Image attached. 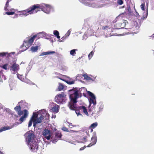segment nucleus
I'll return each mask as SVG.
<instances>
[{
	"label": "nucleus",
	"instance_id": "obj_36",
	"mask_svg": "<svg viewBox=\"0 0 154 154\" xmlns=\"http://www.w3.org/2000/svg\"><path fill=\"white\" fill-rule=\"evenodd\" d=\"M71 31V29L69 30L67 33L65 35L68 38L70 34Z\"/></svg>",
	"mask_w": 154,
	"mask_h": 154
},
{
	"label": "nucleus",
	"instance_id": "obj_18",
	"mask_svg": "<svg viewBox=\"0 0 154 154\" xmlns=\"http://www.w3.org/2000/svg\"><path fill=\"white\" fill-rule=\"evenodd\" d=\"M6 79L5 76L2 72H0V82H3V81L6 80Z\"/></svg>",
	"mask_w": 154,
	"mask_h": 154
},
{
	"label": "nucleus",
	"instance_id": "obj_37",
	"mask_svg": "<svg viewBox=\"0 0 154 154\" xmlns=\"http://www.w3.org/2000/svg\"><path fill=\"white\" fill-rule=\"evenodd\" d=\"M67 122L68 124L69 125V128H72V127H76V125H72L71 123H70L68 122Z\"/></svg>",
	"mask_w": 154,
	"mask_h": 154
},
{
	"label": "nucleus",
	"instance_id": "obj_55",
	"mask_svg": "<svg viewBox=\"0 0 154 154\" xmlns=\"http://www.w3.org/2000/svg\"><path fill=\"white\" fill-rule=\"evenodd\" d=\"M31 69V67L30 66H28L27 68V69H29V70Z\"/></svg>",
	"mask_w": 154,
	"mask_h": 154
},
{
	"label": "nucleus",
	"instance_id": "obj_31",
	"mask_svg": "<svg viewBox=\"0 0 154 154\" xmlns=\"http://www.w3.org/2000/svg\"><path fill=\"white\" fill-rule=\"evenodd\" d=\"M77 51V49H72L70 51V54L72 56L76 54L75 51Z\"/></svg>",
	"mask_w": 154,
	"mask_h": 154
},
{
	"label": "nucleus",
	"instance_id": "obj_35",
	"mask_svg": "<svg viewBox=\"0 0 154 154\" xmlns=\"http://www.w3.org/2000/svg\"><path fill=\"white\" fill-rule=\"evenodd\" d=\"M68 38V37L65 36V35H64L63 37H62L61 39V40H60L59 41L60 42H64L65 40Z\"/></svg>",
	"mask_w": 154,
	"mask_h": 154
},
{
	"label": "nucleus",
	"instance_id": "obj_20",
	"mask_svg": "<svg viewBox=\"0 0 154 154\" xmlns=\"http://www.w3.org/2000/svg\"><path fill=\"white\" fill-rule=\"evenodd\" d=\"M55 53V52L54 51H50L46 52H43L40 55V56H44L48 54H52Z\"/></svg>",
	"mask_w": 154,
	"mask_h": 154
},
{
	"label": "nucleus",
	"instance_id": "obj_48",
	"mask_svg": "<svg viewBox=\"0 0 154 154\" xmlns=\"http://www.w3.org/2000/svg\"><path fill=\"white\" fill-rule=\"evenodd\" d=\"M87 137L86 136H85V137H83V139L84 140L82 142L84 143V142H86L87 140H86V139H87Z\"/></svg>",
	"mask_w": 154,
	"mask_h": 154
},
{
	"label": "nucleus",
	"instance_id": "obj_50",
	"mask_svg": "<svg viewBox=\"0 0 154 154\" xmlns=\"http://www.w3.org/2000/svg\"><path fill=\"white\" fill-rule=\"evenodd\" d=\"M86 147L85 146L83 147H81L80 149V150L82 151V150H84Z\"/></svg>",
	"mask_w": 154,
	"mask_h": 154
},
{
	"label": "nucleus",
	"instance_id": "obj_56",
	"mask_svg": "<svg viewBox=\"0 0 154 154\" xmlns=\"http://www.w3.org/2000/svg\"><path fill=\"white\" fill-rule=\"evenodd\" d=\"M140 27L139 26H137L135 27L136 29H138Z\"/></svg>",
	"mask_w": 154,
	"mask_h": 154
},
{
	"label": "nucleus",
	"instance_id": "obj_27",
	"mask_svg": "<svg viewBox=\"0 0 154 154\" xmlns=\"http://www.w3.org/2000/svg\"><path fill=\"white\" fill-rule=\"evenodd\" d=\"M99 105H100V106L99 107V111L100 112L101 111H102L103 109L104 108V105L103 104V103L102 102H100L99 103Z\"/></svg>",
	"mask_w": 154,
	"mask_h": 154
},
{
	"label": "nucleus",
	"instance_id": "obj_60",
	"mask_svg": "<svg viewBox=\"0 0 154 154\" xmlns=\"http://www.w3.org/2000/svg\"><path fill=\"white\" fill-rule=\"evenodd\" d=\"M146 16H147L148 14V8L146 10Z\"/></svg>",
	"mask_w": 154,
	"mask_h": 154
},
{
	"label": "nucleus",
	"instance_id": "obj_52",
	"mask_svg": "<svg viewBox=\"0 0 154 154\" xmlns=\"http://www.w3.org/2000/svg\"><path fill=\"white\" fill-rule=\"evenodd\" d=\"M135 16H136L137 17L140 16L139 14L137 12H136V14H135Z\"/></svg>",
	"mask_w": 154,
	"mask_h": 154
},
{
	"label": "nucleus",
	"instance_id": "obj_7",
	"mask_svg": "<svg viewBox=\"0 0 154 154\" xmlns=\"http://www.w3.org/2000/svg\"><path fill=\"white\" fill-rule=\"evenodd\" d=\"M10 65L8 66V69H10L12 73L15 74L17 73L19 69V66L18 64L16 63L15 61H10Z\"/></svg>",
	"mask_w": 154,
	"mask_h": 154
},
{
	"label": "nucleus",
	"instance_id": "obj_16",
	"mask_svg": "<svg viewBox=\"0 0 154 154\" xmlns=\"http://www.w3.org/2000/svg\"><path fill=\"white\" fill-rule=\"evenodd\" d=\"M37 116L35 114V113H33V116L31 118L30 120L29 121L28 124V127H30L31 126L32 124V122H34V117L36 118Z\"/></svg>",
	"mask_w": 154,
	"mask_h": 154
},
{
	"label": "nucleus",
	"instance_id": "obj_13",
	"mask_svg": "<svg viewBox=\"0 0 154 154\" xmlns=\"http://www.w3.org/2000/svg\"><path fill=\"white\" fill-rule=\"evenodd\" d=\"M79 1L86 6L96 8L97 7L94 3L92 2V1L94 0H79Z\"/></svg>",
	"mask_w": 154,
	"mask_h": 154
},
{
	"label": "nucleus",
	"instance_id": "obj_32",
	"mask_svg": "<svg viewBox=\"0 0 154 154\" xmlns=\"http://www.w3.org/2000/svg\"><path fill=\"white\" fill-rule=\"evenodd\" d=\"M97 122H95L92 124L91 125L90 127L91 128L93 129L96 128L97 126Z\"/></svg>",
	"mask_w": 154,
	"mask_h": 154
},
{
	"label": "nucleus",
	"instance_id": "obj_40",
	"mask_svg": "<svg viewBox=\"0 0 154 154\" xmlns=\"http://www.w3.org/2000/svg\"><path fill=\"white\" fill-rule=\"evenodd\" d=\"M54 34L56 36L59 35V32L56 30H54L53 32Z\"/></svg>",
	"mask_w": 154,
	"mask_h": 154
},
{
	"label": "nucleus",
	"instance_id": "obj_57",
	"mask_svg": "<svg viewBox=\"0 0 154 154\" xmlns=\"http://www.w3.org/2000/svg\"><path fill=\"white\" fill-rule=\"evenodd\" d=\"M56 36L57 38L59 39L60 38V36H59V35H58Z\"/></svg>",
	"mask_w": 154,
	"mask_h": 154
},
{
	"label": "nucleus",
	"instance_id": "obj_30",
	"mask_svg": "<svg viewBox=\"0 0 154 154\" xmlns=\"http://www.w3.org/2000/svg\"><path fill=\"white\" fill-rule=\"evenodd\" d=\"M55 136L56 137V138H54V139H57L58 140V139L57 138H56V137H57V138L58 137V138H60L61 137L62 135H61V133L59 132H56L55 133Z\"/></svg>",
	"mask_w": 154,
	"mask_h": 154
},
{
	"label": "nucleus",
	"instance_id": "obj_58",
	"mask_svg": "<svg viewBox=\"0 0 154 154\" xmlns=\"http://www.w3.org/2000/svg\"><path fill=\"white\" fill-rule=\"evenodd\" d=\"M11 1V0H8V1H7L6 3H9V2H10V1Z\"/></svg>",
	"mask_w": 154,
	"mask_h": 154
},
{
	"label": "nucleus",
	"instance_id": "obj_41",
	"mask_svg": "<svg viewBox=\"0 0 154 154\" xmlns=\"http://www.w3.org/2000/svg\"><path fill=\"white\" fill-rule=\"evenodd\" d=\"M145 6V3H143L141 4V5H140V8L143 11L144 10V7Z\"/></svg>",
	"mask_w": 154,
	"mask_h": 154
},
{
	"label": "nucleus",
	"instance_id": "obj_19",
	"mask_svg": "<svg viewBox=\"0 0 154 154\" xmlns=\"http://www.w3.org/2000/svg\"><path fill=\"white\" fill-rule=\"evenodd\" d=\"M15 54V52H11L9 53H8V52H2L0 53V57H3L6 55L7 54V56L8 57L10 56L11 54Z\"/></svg>",
	"mask_w": 154,
	"mask_h": 154
},
{
	"label": "nucleus",
	"instance_id": "obj_3",
	"mask_svg": "<svg viewBox=\"0 0 154 154\" xmlns=\"http://www.w3.org/2000/svg\"><path fill=\"white\" fill-rule=\"evenodd\" d=\"M24 115L22 116L19 119V121L21 122L20 123H14L12 126L10 127L9 126H6L2 127L0 129V132H2L3 131H5L7 130L11 129L14 127H16L19 124L23 122L25 120L26 118L27 117L29 113L28 111L26 109H24L23 111Z\"/></svg>",
	"mask_w": 154,
	"mask_h": 154
},
{
	"label": "nucleus",
	"instance_id": "obj_63",
	"mask_svg": "<svg viewBox=\"0 0 154 154\" xmlns=\"http://www.w3.org/2000/svg\"><path fill=\"white\" fill-rule=\"evenodd\" d=\"M0 154H3V153L2 152L0 151Z\"/></svg>",
	"mask_w": 154,
	"mask_h": 154
},
{
	"label": "nucleus",
	"instance_id": "obj_49",
	"mask_svg": "<svg viewBox=\"0 0 154 154\" xmlns=\"http://www.w3.org/2000/svg\"><path fill=\"white\" fill-rule=\"evenodd\" d=\"M38 124V123H37V122L35 121L34 120V122H33V127H35L36 126V124Z\"/></svg>",
	"mask_w": 154,
	"mask_h": 154
},
{
	"label": "nucleus",
	"instance_id": "obj_33",
	"mask_svg": "<svg viewBox=\"0 0 154 154\" xmlns=\"http://www.w3.org/2000/svg\"><path fill=\"white\" fill-rule=\"evenodd\" d=\"M23 82L25 83H26L30 84H32V82L31 81L26 79V78H24V81H23Z\"/></svg>",
	"mask_w": 154,
	"mask_h": 154
},
{
	"label": "nucleus",
	"instance_id": "obj_46",
	"mask_svg": "<svg viewBox=\"0 0 154 154\" xmlns=\"http://www.w3.org/2000/svg\"><path fill=\"white\" fill-rule=\"evenodd\" d=\"M17 112L18 114L20 116H21L23 114V112L21 110L17 111Z\"/></svg>",
	"mask_w": 154,
	"mask_h": 154
},
{
	"label": "nucleus",
	"instance_id": "obj_59",
	"mask_svg": "<svg viewBox=\"0 0 154 154\" xmlns=\"http://www.w3.org/2000/svg\"><path fill=\"white\" fill-rule=\"evenodd\" d=\"M54 73L56 75H57L59 74L58 73H57V72H55Z\"/></svg>",
	"mask_w": 154,
	"mask_h": 154
},
{
	"label": "nucleus",
	"instance_id": "obj_54",
	"mask_svg": "<svg viewBox=\"0 0 154 154\" xmlns=\"http://www.w3.org/2000/svg\"><path fill=\"white\" fill-rule=\"evenodd\" d=\"M9 6V3H6L5 6V7H8Z\"/></svg>",
	"mask_w": 154,
	"mask_h": 154
},
{
	"label": "nucleus",
	"instance_id": "obj_15",
	"mask_svg": "<svg viewBox=\"0 0 154 154\" xmlns=\"http://www.w3.org/2000/svg\"><path fill=\"white\" fill-rule=\"evenodd\" d=\"M106 22V19L103 16H100L98 19V22L100 24H102Z\"/></svg>",
	"mask_w": 154,
	"mask_h": 154
},
{
	"label": "nucleus",
	"instance_id": "obj_4",
	"mask_svg": "<svg viewBox=\"0 0 154 154\" xmlns=\"http://www.w3.org/2000/svg\"><path fill=\"white\" fill-rule=\"evenodd\" d=\"M41 114H37L35 113L36 116H37L35 118L34 117V120L37 123H40L42 122V120L44 119L45 116V119H48L49 117V114L45 110L43 109L40 112Z\"/></svg>",
	"mask_w": 154,
	"mask_h": 154
},
{
	"label": "nucleus",
	"instance_id": "obj_6",
	"mask_svg": "<svg viewBox=\"0 0 154 154\" xmlns=\"http://www.w3.org/2000/svg\"><path fill=\"white\" fill-rule=\"evenodd\" d=\"M42 135H43V139H46L47 140H49L51 138V141L53 143H55L58 140L57 139H54V138L52 137V133L50 130L45 129L43 131Z\"/></svg>",
	"mask_w": 154,
	"mask_h": 154
},
{
	"label": "nucleus",
	"instance_id": "obj_53",
	"mask_svg": "<svg viewBox=\"0 0 154 154\" xmlns=\"http://www.w3.org/2000/svg\"><path fill=\"white\" fill-rule=\"evenodd\" d=\"M8 7H5V8H4V9L6 11H8V9L7 8Z\"/></svg>",
	"mask_w": 154,
	"mask_h": 154
},
{
	"label": "nucleus",
	"instance_id": "obj_22",
	"mask_svg": "<svg viewBox=\"0 0 154 154\" xmlns=\"http://www.w3.org/2000/svg\"><path fill=\"white\" fill-rule=\"evenodd\" d=\"M39 46H32L31 48V51L32 52H35L37 51L38 49Z\"/></svg>",
	"mask_w": 154,
	"mask_h": 154
},
{
	"label": "nucleus",
	"instance_id": "obj_8",
	"mask_svg": "<svg viewBox=\"0 0 154 154\" xmlns=\"http://www.w3.org/2000/svg\"><path fill=\"white\" fill-rule=\"evenodd\" d=\"M36 9L35 5H34L30 7L26 10L20 11V15H22L26 16L29 14H32L36 13L38 11L35 10Z\"/></svg>",
	"mask_w": 154,
	"mask_h": 154
},
{
	"label": "nucleus",
	"instance_id": "obj_17",
	"mask_svg": "<svg viewBox=\"0 0 154 154\" xmlns=\"http://www.w3.org/2000/svg\"><path fill=\"white\" fill-rule=\"evenodd\" d=\"M91 143H93V145H95L97 141V137L96 134H94L93 135V137L91 139Z\"/></svg>",
	"mask_w": 154,
	"mask_h": 154
},
{
	"label": "nucleus",
	"instance_id": "obj_51",
	"mask_svg": "<svg viewBox=\"0 0 154 154\" xmlns=\"http://www.w3.org/2000/svg\"><path fill=\"white\" fill-rule=\"evenodd\" d=\"M93 143H90L87 146L88 147H90L91 146L94 145H93Z\"/></svg>",
	"mask_w": 154,
	"mask_h": 154
},
{
	"label": "nucleus",
	"instance_id": "obj_47",
	"mask_svg": "<svg viewBox=\"0 0 154 154\" xmlns=\"http://www.w3.org/2000/svg\"><path fill=\"white\" fill-rule=\"evenodd\" d=\"M25 102V101L21 100L18 103V105L20 106L22 105V104L24 103Z\"/></svg>",
	"mask_w": 154,
	"mask_h": 154
},
{
	"label": "nucleus",
	"instance_id": "obj_25",
	"mask_svg": "<svg viewBox=\"0 0 154 154\" xmlns=\"http://www.w3.org/2000/svg\"><path fill=\"white\" fill-rule=\"evenodd\" d=\"M82 76L84 78L85 80L87 81H90L91 77L88 76V74L86 73L83 74Z\"/></svg>",
	"mask_w": 154,
	"mask_h": 154
},
{
	"label": "nucleus",
	"instance_id": "obj_24",
	"mask_svg": "<svg viewBox=\"0 0 154 154\" xmlns=\"http://www.w3.org/2000/svg\"><path fill=\"white\" fill-rule=\"evenodd\" d=\"M125 11L124 13H126V14H128L129 15H130L131 13V9L129 6L127 7L125 9Z\"/></svg>",
	"mask_w": 154,
	"mask_h": 154
},
{
	"label": "nucleus",
	"instance_id": "obj_11",
	"mask_svg": "<svg viewBox=\"0 0 154 154\" xmlns=\"http://www.w3.org/2000/svg\"><path fill=\"white\" fill-rule=\"evenodd\" d=\"M87 92L88 95L91 97V98L89 100V106H91L92 104H93V105L91 107H93V109H94L96 103V97L91 92L87 91Z\"/></svg>",
	"mask_w": 154,
	"mask_h": 154
},
{
	"label": "nucleus",
	"instance_id": "obj_23",
	"mask_svg": "<svg viewBox=\"0 0 154 154\" xmlns=\"http://www.w3.org/2000/svg\"><path fill=\"white\" fill-rule=\"evenodd\" d=\"M57 78L60 79L61 80H62L63 81H65L66 83H67L69 85H72L74 84L75 83V81L74 80H72V81H69V80H66L65 81L64 79H62L59 77H58L57 76Z\"/></svg>",
	"mask_w": 154,
	"mask_h": 154
},
{
	"label": "nucleus",
	"instance_id": "obj_45",
	"mask_svg": "<svg viewBox=\"0 0 154 154\" xmlns=\"http://www.w3.org/2000/svg\"><path fill=\"white\" fill-rule=\"evenodd\" d=\"M109 28V26H104L102 27V29H107Z\"/></svg>",
	"mask_w": 154,
	"mask_h": 154
},
{
	"label": "nucleus",
	"instance_id": "obj_64",
	"mask_svg": "<svg viewBox=\"0 0 154 154\" xmlns=\"http://www.w3.org/2000/svg\"><path fill=\"white\" fill-rule=\"evenodd\" d=\"M152 36V37H154V34H153Z\"/></svg>",
	"mask_w": 154,
	"mask_h": 154
},
{
	"label": "nucleus",
	"instance_id": "obj_39",
	"mask_svg": "<svg viewBox=\"0 0 154 154\" xmlns=\"http://www.w3.org/2000/svg\"><path fill=\"white\" fill-rule=\"evenodd\" d=\"M15 12H5V14L8 15H12L14 14Z\"/></svg>",
	"mask_w": 154,
	"mask_h": 154
},
{
	"label": "nucleus",
	"instance_id": "obj_14",
	"mask_svg": "<svg viewBox=\"0 0 154 154\" xmlns=\"http://www.w3.org/2000/svg\"><path fill=\"white\" fill-rule=\"evenodd\" d=\"M59 109V106L56 105L52 107L50 110L51 112H53L54 113H56L58 112Z\"/></svg>",
	"mask_w": 154,
	"mask_h": 154
},
{
	"label": "nucleus",
	"instance_id": "obj_34",
	"mask_svg": "<svg viewBox=\"0 0 154 154\" xmlns=\"http://www.w3.org/2000/svg\"><path fill=\"white\" fill-rule=\"evenodd\" d=\"M14 109L15 110L17 111V112L20 110H21V107H20V106L18 105V106H16L14 108Z\"/></svg>",
	"mask_w": 154,
	"mask_h": 154
},
{
	"label": "nucleus",
	"instance_id": "obj_38",
	"mask_svg": "<svg viewBox=\"0 0 154 154\" xmlns=\"http://www.w3.org/2000/svg\"><path fill=\"white\" fill-rule=\"evenodd\" d=\"M90 76L91 77H93V78H91V77L90 78V80H91L92 82H94L95 79L97 77V76H95L94 77L91 75H90Z\"/></svg>",
	"mask_w": 154,
	"mask_h": 154
},
{
	"label": "nucleus",
	"instance_id": "obj_62",
	"mask_svg": "<svg viewBox=\"0 0 154 154\" xmlns=\"http://www.w3.org/2000/svg\"><path fill=\"white\" fill-rule=\"evenodd\" d=\"M137 23L136 22H135L134 23V25H137Z\"/></svg>",
	"mask_w": 154,
	"mask_h": 154
},
{
	"label": "nucleus",
	"instance_id": "obj_5",
	"mask_svg": "<svg viewBox=\"0 0 154 154\" xmlns=\"http://www.w3.org/2000/svg\"><path fill=\"white\" fill-rule=\"evenodd\" d=\"M36 9L39 8L45 13L49 14L51 12L54 11V8L51 5L42 3L41 5L37 4L35 5Z\"/></svg>",
	"mask_w": 154,
	"mask_h": 154
},
{
	"label": "nucleus",
	"instance_id": "obj_9",
	"mask_svg": "<svg viewBox=\"0 0 154 154\" xmlns=\"http://www.w3.org/2000/svg\"><path fill=\"white\" fill-rule=\"evenodd\" d=\"M36 37V35H34L29 40H26L24 41L23 44L20 46L21 48L25 46L26 48L23 51L26 50L32 45L34 42V39Z\"/></svg>",
	"mask_w": 154,
	"mask_h": 154
},
{
	"label": "nucleus",
	"instance_id": "obj_29",
	"mask_svg": "<svg viewBox=\"0 0 154 154\" xmlns=\"http://www.w3.org/2000/svg\"><path fill=\"white\" fill-rule=\"evenodd\" d=\"M95 51H94V50L91 51L88 55V57L89 60H90L91 58L94 55V52Z\"/></svg>",
	"mask_w": 154,
	"mask_h": 154
},
{
	"label": "nucleus",
	"instance_id": "obj_43",
	"mask_svg": "<svg viewBox=\"0 0 154 154\" xmlns=\"http://www.w3.org/2000/svg\"><path fill=\"white\" fill-rule=\"evenodd\" d=\"M117 3L119 5H122L123 4V2L122 0H118Z\"/></svg>",
	"mask_w": 154,
	"mask_h": 154
},
{
	"label": "nucleus",
	"instance_id": "obj_42",
	"mask_svg": "<svg viewBox=\"0 0 154 154\" xmlns=\"http://www.w3.org/2000/svg\"><path fill=\"white\" fill-rule=\"evenodd\" d=\"M8 64H6L2 66V68L5 69L7 70L8 69Z\"/></svg>",
	"mask_w": 154,
	"mask_h": 154
},
{
	"label": "nucleus",
	"instance_id": "obj_12",
	"mask_svg": "<svg viewBox=\"0 0 154 154\" xmlns=\"http://www.w3.org/2000/svg\"><path fill=\"white\" fill-rule=\"evenodd\" d=\"M55 100L58 103H63L66 100L65 95L64 93L57 95L55 98Z\"/></svg>",
	"mask_w": 154,
	"mask_h": 154
},
{
	"label": "nucleus",
	"instance_id": "obj_44",
	"mask_svg": "<svg viewBox=\"0 0 154 154\" xmlns=\"http://www.w3.org/2000/svg\"><path fill=\"white\" fill-rule=\"evenodd\" d=\"M62 129L64 131L66 132H69V130H68L67 128L65 127H63L62 128Z\"/></svg>",
	"mask_w": 154,
	"mask_h": 154
},
{
	"label": "nucleus",
	"instance_id": "obj_61",
	"mask_svg": "<svg viewBox=\"0 0 154 154\" xmlns=\"http://www.w3.org/2000/svg\"><path fill=\"white\" fill-rule=\"evenodd\" d=\"M69 142L71 143H72V144H74V143L72 142L71 141H69Z\"/></svg>",
	"mask_w": 154,
	"mask_h": 154
},
{
	"label": "nucleus",
	"instance_id": "obj_21",
	"mask_svg": "<svg viewBox=\"0 0 154 154\" xmlns=\"http://www.w3.org/2000/svg\"><path fill=\"white\" fill-rule=\"evenodd\" d=\"M47 34L45 32H41L38 33L36 35V36H38L39 38L40 37H43L45 36Z\"/></svg>",
	"mask_w": 154,
	"mask_h": 154
},
{
	"label": "nucleus",
	"instance_id": "obj_28",
	"mask_svg": "<svg viewBox=\"0 0 154 154\" xmlns=\"http://www.w3.org/2000/svg\"><path fill=\"white\" fill-rule=\"evenodd\" d=\"M17 77L21 81L23 82L24 81V78L22 75H20L19 74H17Z\"/></svg>",
	"mask_w": 154,
	"mask_h": 154
},
{
	"label": "nucleus",
	"instance_id": "obj_26",
	"mask_svg": "<svg viewBox=\"0 0 154 154\" xmlns=\"http://www.w3.org/2000/svg\"><path fill=\"white\" fill-rule=\"evenodd\" d=\"M59 85L58 86V90L61 91L63 90L64 88V85L62 84L59 83Z\"/></svg>",
	"mask_w": 154,
	"mask_h": 154
},
{
	"label": "nucleus",
	"instance_id": "obj_10",
	"mask_svg": "<svg viewBox=\"0 0 154 154\" xmlns=\"http://www.w3.org/2000/svg\"><path fill=\"white\" fill-rule=\"evenodd\" d=\"M127 23H128L127 21L122 20L117 22L116 24H114L113 27L112 28L115 29H122L125 26Z\"/></svg>",
	"mask_w": 154,
	"mask_h": 154
},
{
	"label": "nucleus",
	"instance_id": "obj_1",
	"mask_svg": "<svg viewBox=\"0 0 154 154\" xmlns=\"http://www.w3.org/2000/svg\"><path fill=\"white\" fill-rule=\"evenodd\" d=\"M85 89H86L84 87L79 89L77 88H73L68 91L70 101L69 102L68 106L71 110L75 111L78 116H82V115L80 113V112L82 111L86 115H88L87 109L85 107L83 106H80L78 109L76 106L78 98L82 96L83 93L81 92L82 91Z\"/></svg>",
	"mask_w": 154,
	"mask_h": 154
},
{
	"label": "nucleus",
	"instance_id": "obj_2",
	"mask_svg": "<svg viewBox=\"0 0 154 154\" xmlns=\"http://www.w3.org/2000/svg\"><path fill=\"white\" fill-rule=\"evenodd\" d=\"M26 143L30 149L32 151H36L38 149L37 144L34 140V134L30 131L27 132L24 134Z\"/></svg>",
	"mask_w": 154,
	"mask_h": 154
}]
</instances>
